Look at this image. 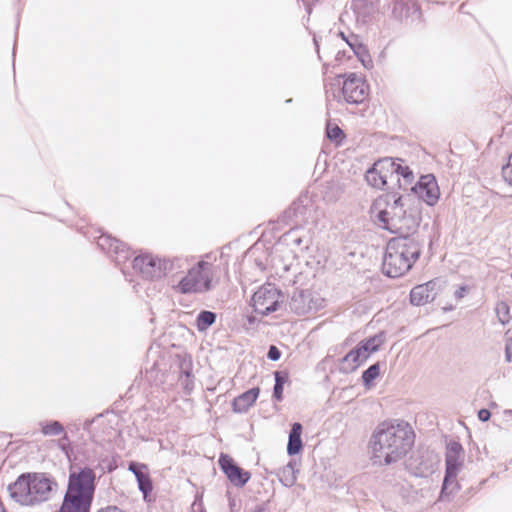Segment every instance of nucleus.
I'll return each instance as SVG.
<instances>
[{
	"mask_svg": "<svg viewBox=\"0 0 512 512\" xmlns=\"http://www.w3.org/2000/svg\"><path fill=\"white\" fill-rule=\"evenodd\" d=\"M414 433L404 421H383L377 425L369 440L374 464L387 466L401 460L411 449Z\"/></svg>",
	"mask_w": 512,
	"mask_h": 512,
	"instance_id": "1",
	"label": "nucleus"
},
{
	"mask_svg": "<svg viewBox=\"0 0 512 512\" xmlns=\"http://www.w3.org/2000/svg\"><path fill=\"white\" fill-rule=\"evenodd\" d=\"M376 218L382 228L398 235H419L417 229L421 221V211L412 198L387 194L373 204Z\"/></svg>",
	"mask_w": 512,
	"mask_h": 512,
	"instance_id": "2",
	"label": "nucleus"
},
{
	"mask_svg": "<svg viewBox=\"0 0 512 512\" xmlns=\"http://www.w3.org/2000/svg\"><path fill=\"white\" fill-rule=\"evenodd\" d=\"M423 240L420 235H398L390 239L382 263V270L390 278L407 273L420 257Z\"/></svg>",
	"mask_w": 512,
	"mask_h": 512,
	"instance_id": "3",
	"label": "nucleus"
},
{
	"mask_svg": "<svg viewBox=\"0 0 512 512\" xmlns=\"http://www.w3.org/2000/svg\"><path fill=\"white\" fill-rule=\"evenodd\" d=\"M96 490V473L88 467L70 469L67 489L57 512H90Z\"/></svg>",
	"mask_w": 512,
	"mask_h": 512,
	"instance_id": "4",
	"label": "nucleus"
},
{
	"mask_svg": "<svg viewBox=\"0 0 512 512\" xmlns=\"http://www.w3.org/2000/svg\"><path fill=\"white\" fill-rule=\"evenodd\" d=\"M56 483L44 474L26 473L8 486L13 500L21 505L34 506L50 499Z\"/></svg>",
	"mask_w": 512,
	"mask_h": 512,
	"instance_id": "5",
	"label": "nucleus"
},
{
	"mask_svg": "<svg viewBox=\"0 0 512 512\" xmlns=\"http://www.w3.org/2000/svg\"><path fill=\"white\" fill-rule=\"evenodd\" d=\"M318 208L308 193L301 194L291 206L285 210L282 221L292 228L285 233V237L296 246L303 243V239L297 236V230L300 227L309 224H315L318 221Z\"/></svg>",
	"mask_w": 512,
	"mask_h": 512,
	"instance_id": "6",
	"label": "nucleus"
},
{
	"mask_svg": "<svg viewBox=\"0 0 512 512\" xmlns=\"http://www.w3.org/2000/svg\"><path fill=\"white\" fill-rule=\"evenodd\" d=\"M213 287L212 264L203 260L188 268L187 273L172 284V289L180 294L206 293Z\"/></svg>",
	"mask_w": 512,
	"mask_h": 512,
	"instance_id": "7",
	"label": "nucleus"
},
{
	"mask_svg": "<svg viewBox=\"0 0 512 512\" xmlns=\"http://www.w3.org/2000/svg\"><path fill=\"white\" fill-rule=\"evenodd\" d=\"M384 342L382 334L374 335L368 339L362 340L354 349L347 353L341 361L340 371L351 373L362 365L372 353L378 351Z\"/></svg>",
	"mask_w": 512,
	"mask_h": 512,
	"instance_id": "8",
	"label": "nucleus"
},
{
	"mask_svg": "<svg viewBox=\"0 0 512 512\" xmlns=\"http://www.w3.org/2000/svg\"><path fill=\"white\" fill-rule=\"evenodd\" d=\"M324 306V299L308 290H296L288 302V308L297 315L317 312Z\"/></svg>",
	"mask_w": 512,
	"mask_h": 512,
	"instance_id": "9",
	"label": "nucleus"
},
{
	"mask_svg": "<svg viewBox=\"0 0 512 512\" xmlns=\"http://www.w3.org/2000/svg\"><path fill=\"white\" fill-rule=\"evenodd\" d=\"M280 291L273 284H265L253 295L254 311L261 315H269L277 310L280 301Z\"/></svg>",
	"mask_w": 512,
	"mask_h": 512,
	"instance_id": "10",
	"label": "nucleus"
},
{
	"mask_svg": "<svg viewBox=\"0 0 512 512\" xmlns=\"http://www.w3.org/2000/svg\"><path fill=\"white\" fill-rule=\"evenodd\" d=\"M164 258L161 259L157 256L150 254L140 255L133 259V269L146 279L155 280L163 277L162 266Z\"/></svg>",
	"mask_w": 512,
	"mask_h": 512,
	"instance_id": "11",
	"label": "nucleus"
},
{
	"mask_svg": "<svg viewBox=\"0 0 512 512\" xmlns=\"http://www.w3.org/2000/svg\"><path fill=\"white\" fill-rule=\"evenodd\" d=\"M342 95L347 103L360 104L368 95L367 85L361 77L351 73L343 82Z\"/></svg>",
	"mask_w": 512,
	"mask_h": 512,
	"instance_id": "12",
	"label": "nucleus"
},
{
	"mask_svg": "<svg viewBox=\"0 0 512 512\" xmlns=\"http://www.w3.org/2000/svg\"><path fill=\"white\" fill-rule=\"evenodd\" d=\"M411 190L419 200H422L429 206L435 205L440 195L437 181L432 174L421 176Z\"/></svg>",
	"mask_w": 512,
	"mask_h": 512,
	"instance_id": "13",
	"label": "nucleus"
},
{
	"mask_svg": "<svg viewBox=\"0 0 512 512\" xmlns=\"http://www.w3.org/2000/svg\"><path fill=\"white\" fill-rule=\"evenodd\" d=\"M101 250L106 252L116 265L125 263L130 258L126 244L110 235H101L97 241Z\"/></svg>",
	"mask_w": 512,
	"mask_h": 512,
	"instance_id": "14",
	"label": "nucleus"
},
{
	"mask_svg": "<svg viewBox=\"0 0 512 512\" xmlns=\"http://www.w3.org/2000/svg\"><path fill=\"white\" fill-rule=\"evenodd\" d=\"M219 465L229 481L235 486H244L251 477L248 471L236 465L234 460L228 455L222 454L220 456Z\"/></svg>",
	"mask_w": 512,
	"mask_h": 512,
	"instance_id": "15",
	"label": "nucleus"
},
{
	"mask_svg": "<svg viewBox=\"0 0 512 512\" xmlns=\"http://www.w3.org/2000/svg\"><path fill=\"white\" fill-rule=\"evenodd\" d=\"M464 459V450L462 445L459 442L451 441L447 445L445 463H446V471L448 472V477L454 473H459Z\"/></svg>",
	"mask_w": 512,
	"mask_h": 512,
	"instance_id": "16",
	"label": "nucleus"
},
{
	"mask_svg": "<svg viewBox=\"0 0 512 512\" xmlns=\"http://www.w3.org/2000/svg\"><path fill=\"white\" fill-rule=\"evenodd\" d=\"M378 173L384 178L386 186L396 183L397 171L400 169V163L392 158L386 157L373 164Z\"/></svg>",
	"mask_w": 512,
	"mask_h": 512,
	"instance_id": "17",
	"label": "nucleus"
},
{
	"mask_svg": "<svg viewBox=\"0 0 512 512\" xmlns=\"http://www.w3.org/2000/svg\"><path fill=\"white\" fill-rule=\"evenodd\" d=\"M260 389L253 387L242 394L238 395L232 401V409L235 413H246L256 402L259 397Z\"/></svg>",
	"mask_w": 512,
	"mask_h": 512,
	"instance_id": "18",
	"label": "nucleus"
},
{
	"mask_svg": "<svg viewBox=\"0 0 512 512\" xmlns=\"http://www.w3.org/2000/svg\"><path fill=\"white\" fill-rule=\"evenodd\" d=\"M187 266V260L179 257H175L172 259L164 258V263L162 266L163 277L167 275H171L170 285L172 286L173 280L174 283H177L179 279H177V274L182 272L184 268Z\"/></svg>",
	"mask_w": 512,
	"mask_h": 512,
	"instance_id": "19",
	"label": "nucleus"
},
{
	"mask_svg": "<svg viewBox=\"0 0 512 512\" xmlns=\"http://www.w3.org/2000/svg\"><path fill=\"white\" fill-rule=\"evenodd\" d=\"M436 294L435 291L428 290V285H418L410 292V302L412 305L421 306L432 302Z\"/></svg>",
	"mask_w": 512,
	"mask_h": 512,
	"instance_id": "20",
	"label": "nucleus"
},
{
	"mask_svg": "<svg viewBox=\"0 0 512 512\" xmlns=\"http://www.w3.org/2000/svg\"><path fill=\"white\" fill-rule=\"evenodd\" d=\"M419 10L416 0H394L392 14L396 19L406 18Z\"/></svg>",
	"mask_w": 512,
	"mask_h": 512,
	"instance_id": "21",
	"label": "nucleus"
},
{
	"mask_svg": "<svg viewBox=\"0 0 512 512\" xmlns=\"http://www.w3.org/2000/svg\"><path fill=\"white\" fill-rule=\"evenodd\" d=\"M302 434V425L299 422H295L292 424L289 438H288V444H287V453L289 455H296L298 454L302 448L303 443L301 439Z\"/></svg>",
	"mask_w": 512,
	"mask_h": 512,
	"instance_id": "22",
	"label": "nucleus"
},
{
	"mask_svg": "<svg viewBox=\"0 0 512 512\" xmlns=\"http://www.w3.org/2000/svg\"><path fill=\"white\" fill-rule=\"evenodd\" d=\"M295 466H296L295 461H289V463L287 465L280 468L277 472L279 481L285 487H292L297 481L298 470H296Z\"/></svg>",
	"mask_w": 512,
	"mask_h": 512,
	"instance_id": "23",
	"label": "nucleus"
},
{
	"mask_svg": "<svg viewBox=\"0 0 512 512\" xmlns=\"http://www.w3.org/2000/svg\"><path fill=\"white\" fill-rule=\"evenodd\" d=\"M340 35L353 50L357 58L365 64V59L369 58V54L366 46L359 41L358 36L352 34L346 38L343 32H341Z\"/></svg>",
	"mask_w": 512,
	"mask_h": 512,
	"instance_id": "24",
	"label": "nucleus"
},
{
	"mask_svg": "<svg viewBox=\"0 0 512 512\" xmlns=\"http://www.w3.org/2000/svg\"><path fill=\"white\" fill-rule=\"evenodd\" d=\"M457 473L451 474V477H448V472H445L442 489L440 493V500H444L446 497H449L456 493L460 489V485L457 481Z\"/></svg>",
	"mask_w": 512,
	"mask_h": 512,
	"instance_id": "25",
	"label": "nucleus"
},
{
	"mask_svg": "<svg viewBox=\"0 0 512 512\" xmlns=\"http://www.w3.org/2000/svg\"><path fill=\"white\" fill-rule=\"evenodd\" d=\"M217 319V314L209 310H202L196 318L195 325L199 332H205Z\"/></svg>",
	"mask_w": 512,
	"mask_h": 512,
	"instance_id": "26",
	"label": "nucleus"
},
{
	"mask_svg": "<svg viewBox=\"0 0 512 512\" xmlns=\"http://www.w3.org/2000/svg\"><path fill=\"white\" fill-rule=\"evenodd\" d=\"M274 378L275 385L273 388V398L276 401H282L284 385L289 380V374L287 371H275Z\"/></svg>",
	"mask_w": 512,
	"mask_h": 512,
	"instance_id": "27",
	"label": "nucleus"
},
{
	"mask_svg": "<svg viewBox=\"0 0 512 512\" xmlns=\"http://www.w3.org/2000/svg\"><path fill=\"white\" fill-rule=\"evenodd\" d=\"M414 175L408 166H403L400 163V169L397 171L396 183L400 188L404 190L407 189V185H410L413 182Z\"/></svg>",
	"mask_w": 512,
	"mask_h": 512,
	"instance_id": "28",
	"label": "nucleus"
},
{
	"mask_svg": "<svg viewBox=\"0 0 512 512\" xmlns=\"http://www.w3.org/2000/svg\"><path fill=\"white\" fill-rule=\"evenodd\" d=\"M136 480H137L138 488L143 494L144 500L150 501L149 496L153 490V484H152L150 476L148 475V473H144L141 475H137Z\"/></svg>",
	"mask_w": 512,
	"mask_h": 512,
	"instance_id": "29",
	"label": "nucleus"
},
{
	"mask_svg": "<svg viewBox=\"0 0 512 512\" xmlns=\"http://www.w3.org/2000/svg\"><path fill=\"white\" fill-rule=\"evenodd\" d=\"M41 432L45 436H57L64 432V427L59 421L40 423Z\"/></svg>",
	"mask_w": 512,
	"mask_h": 512,
	"instance_id": "30",
	"label": "nucleus"
},
{
	"mask_svg": "<svg viewBox=\"0 0 512 512\" xmlns=\"http://www.w3.org/2000/svg\"><path fill=\"white\" fill-rule=\"evenodd\" d=\"M365 178L368 184L375 188L382 189L386 186L384 178H382L374 166L366 172Z\"/></svg>",
	"mask_w": 512,
	"mask_h": 512,
	"instance_id": "31",
	"label": "nucleus"
},
{
	"mask_svg": "<svg viewBox=\"0 0 512 512\" xmlns=\"http://www.w3.org/2000/svg\"><path fill=\"white\" fill-rule=\"evenodd\" d=\"M341 194V186L338 183H330L323 193V198L326 202L333 203L341 197Z\"/></svg>",
	"mask_w": 512,
	"mask_h": 512,
	"instance_id": "32",
	"label": "nucleus"
},
{
	"mask_svg": "<svg viewBox=\"0 0 512 512\" xmlns=\"http://www.w3.org/2000/svg\"><path fill=\"white\" fill-rule=\"evenodd\" d=\"M380 375V364L374 363L367 368L362 374L363 384L369 387L372 382Z\"/></svg>",
	"mask_w": 512,
	"mask_h": 512,
	"instance_id": "33",
	"label": "nucleus"
},
{
	"mask_svg": "<svg viewBox=\"0 0 512 512\" xmlns=\"http://www.w3.org/2000/svg\"><path fill=\"white\" fill-rule=\"evenodd\" d=\"M495 313L499 322L503 325L507 324L511 319L509 305L504 301L496 304Z\"/></svg>",
	"mask_w": 512,
	"mask_h": 512,
	"instance_id": "34",
	"label": "nucleus"
},
{
	"mask_svg": "<svg viewBox=\"0 0 512 512\" xmlns=\"http://www.w3.org/2000/svg\"><path fill=\"white\" fill-rule=\"evenodd\" d=\"M354 10L365 17L373 11V2L371 0H353Z\"/></svg>",
	"mask_w": 512,
	"mask_h": 512,
	"instance_id": "35",
	"label": "nucleus"
},
{
	"mask_svg": "<svg viewBox=\"0 0 512 512\" xmlns=\"http://www.w3.org/2000/svg\"><path fill=\"white\" fill-rule=\"evenodd\" d=\"M179 381L187 393L192 391L194 386V377L188 369L182 368Z\"/></svg>",
	"mask_w": 512,
	"mask_h": 512,
	"instance_id": "36",
	"label": "nucleus"
},
{
	"mask_svg": "<svg viewBox=\"0 0 512 512\" xmlns=\"http://www.w3.org/2000/svg\"><path fill=\"white\" fill-rule=\"evenodd\" d=\"M502 176L512 186V153L508 158V163L502 168Z\"/></svg>",
	"mask_w": 512,
	"mask_h": 512,
	"instance_id": "37",
	"label": "nucleus"
},
{
	"mask_svg": "<svg viewBox=\"0 0 512 512\" xmlns=\"http://www.w3.org/2000/svg\"><path fill=\"white\" fill-rule=\"evenodd\" d=\"M343 134V131L337 126L334 125L333 127L327 126V137L330 140H338V138Z\"/></svg>",
	"mask_w": 512,
	"mask_h": 512,
	"instance_id": "38",
	"label": "nucleus"
},
{
	"mask_svg": "<svg viewBox=\"0 0 512 512\" xmlns=\"http://www.w3.org/2000/svg\"><path fill=\"white\" fill-rule=\"evenodd\" d=\"M129 471H131L135 477L137 478V475H141L146 473L144 470L146 469V466L144 464H139L136 462H131L129 464Z\"/></svg>",
	"mask_w": 512,
	"mask_h": 512,
	"instance_id": "39",
	"label": "nucleus"
},
{
	"mask_svg": "<svg viewBox=\"0 0 512 512\" xmlns=\"http://www.w3.org/2000/svg\"><path fill=\"white\" fill-rule=\"evenodd\" d=\"M267 357L271 360V361H277L280 359L281 357V351L274 345H271L269 347V350H268V353H267Z\"/></svg>",
	"mask_w": 512,
	"mask_h": 512,
	"instance_id": "40",
	"label": "nucleus"
},
{
	"mask_svg": "<svg viewBox=\"0 0 512 512\" xmlns=\"http://www.w3.org/2000/svg\"><path fill=\"white\" fill-rule=\"evenodd\" d=\"M490 417H491V412L488 409L483 408L478 411V418L480 421L486 422L490 419Z\"/></svg>",
	"mask_w": 512,
	"mask_h": 512,
	"instance_id": "41",
	"label": "nucleus"
},
{
	"mask_svg": "<svg viewBox=\"0 0 512 512\" xmlns=\"http://www.w3.org/2000/svg\"><path fill=\"white\" fill-rule=\"evenodd\" d=\"M467 292V287L466 286H460L458 287V289L454 292V296L457 300H460L462 299L465 294Z\"/></svg>",
	"mask_w": 512,
	"mask_h": 512,
	"instance_id": "42",
	"label": "nucleus"
},
{
	"mask_svg": "<svg viewBox=\"0 0 512 512\" xmlns=\"http://www.w3.org/2000/svg\"><path fill=\"white\" fill-rule=\"evenodd\" d=\"M98 512H124V511L120 510L119 508H117L115 506H108L106 508L100 509Z\"/></svg>",
	"mask_w": 512,
	"mask_h": 512,
	"instance_id": "43",
	"label": "nucleus"
},
{
	"mask_svg": "<svg viewBox=\"0 0 512 512\" xmlns=\"http://www.w3.org/2000/svg\"><path fill=\"white\" fill-rule=\"evenodd\" d=\"M511 359H512V353L510 351V349L508 347H506V350H505V360L506 362H511Z\"/></svg>",
	"mask_w": 512,
	"mask_h": 512,
	"instance_id": "44",
	"label": "nucleus"
},
{
	"mask_svg": "<svg viewBox=\"0 0 512 512\" xmlns=\"http://www.w3.org/2000/svg\"><path fill=\"white\" fill-rule=\"evenodd\" d=\"M424 285H428V290L435 291V289H434L435 283L434 282L430 281V282L425 283Z\"/></svg>",
	"mask_w": 512,
	"mask_h": 512,
	"instance_id": "45",
	"label": "nucleus"
},
{
	"mask_svg": "<svg viewBox=\"0 0 512 512\" xmlns=\"http://www.w3.org/2000/svg\"><path fill=\"white\" fill-rule=\"evenodd\" d=\"M62 440H66V441L68 440V437L66 434L63 436Z\"/></svg>",
	"mask_w": 512,
	"mask_h": 512,
	"instance_id": "46",
	"label": "nucleus"
}]
</instances>
